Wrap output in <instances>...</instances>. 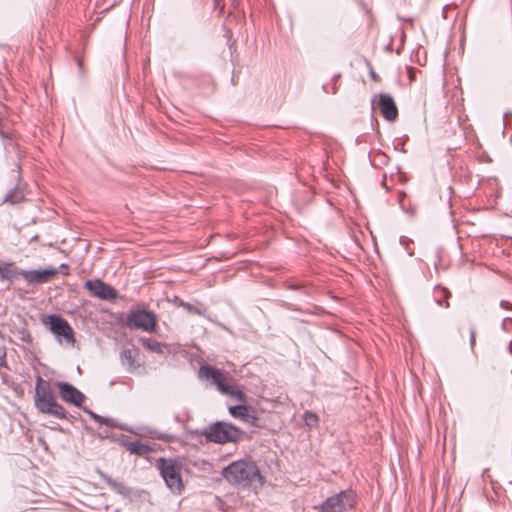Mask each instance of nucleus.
<instances>
[{"label": "nucleus", "mask_w": 512, "mask_h": 512, "mask_svg": "<svg viewBox=\"0 0 512 512\" xmlns=\"http://www.w3.org/2000/svg\"><path fill=\"white\" fill-rule=\"evenodd\" d=\"M221 475L230 484L243 488L251 486L255 480L258 481L260 486L265 482L258 466L254 462L248 460H237L231 462L222 469Z\"/></svg>", "instance_id": "f257e3e1"}, {"label": "nucleus", "mask_w": 512, "mask_h": 512, "mask_svg": "<svg viewBox=\"0 0 512 512\" xmlns=\"http://www.w3.org/2000/svg\"><path fill=\"white\" fill-rule=\"evenodd\" d=\"M192 436H205L207 442L226 444L236 443L244 436V431L230 422L216 421L202 429L190 430Z\"/></svg>", "instance_id": "f03ea898"}, {"label": "nucleus", "mask_w": 512, "mask_h": 512, "mask_svg": "<svg viewBox=\"0 0 512 512\" xmlns=\"http://www.w3.org/2000/svg\"><path fill=\"white\" fill-rule=\"evenodd\" d=\"M156 468L165 482L167 488L173 493L180 495L184 490V483L181 476L182 464L176 458L160 457L157 460Z\"/></svg>", "instance_id": "7ed1b4c3"}, {"label": "nucleus", "mask_w": 512, "mask_h": 512, "mask_svg": "<svg viewBox=\"0 0 512 512\" xmlns=\"http://www.w3.org/2000/svg\"><path fill=\"white\" fill-rule=\"evenodd\" d=\"M41 321L59 343L65 342L74 346L76 342L74 330L64 317L58 314H48L43 316Z\"/></svg>", "instance_id": "20e7f679"}, {"label": "nucleus", "mask_w": 512, "mask_h": 512, "mask_svg": "<svg viewBox=\"0 0 512 512\" xmlns=\"http://www.w3.org/2000/svg\"><path fill=\"white\" fill-rule=\"evenodd\" d=\"M35 406L43 414L53 415L59 419H65L67 412L64 407L59 404L48 387H36Z\"/></svg>", "instance_id": "39448f33"}, {"label": "nucleus", "mask_w": 512, "mask_h": 512, "mask_svg": "<svg viewBox=\"0 0 512 512\" xmlns=\"http://www.w3.org/2000/svg\"><path fill=\"white\" fill-rule=\"evenodd\" d=\"M355 504V492L352 489H346L326 498L315 509L319 510V512H344L352 509Z\"/></svg>", "instance_id": "423d86ee"}, {"label": "nucleus", "mask_w": 512, "mask_h": 512, "mask_svg": "<svg viewBox=\"0 0 512 512\" xmlns=\"http://www.w3.org/2000/svg\"><path fill=\"white\" fill-rule=\"evenodd\" d=\"M157 315L145 308H132L126 316V325L129 328L141 329L145 332H154L157 327Z\"/></svg>", "instance_id": "0eeeda50"}, {"label": "nucleus", "mask_w": 512, "mask_h": 512, "mask_svg": "<svg viewBox=\"0 0 512 512\" xmlns=\"http://www.w3.org/2000/svg\"><path fill=\"white\" fill-rule=\"evenodd\" d=\"M84 288L91 296L100 300L113 301L119 297L118 291L114 287L99 278L86 280Z\"/></svg>", "instance_id": "6e6552de"}, {"label": "nucleus", "mask_w": 512, "mask_h": 512, "mask_svg": "<svg viewBox=\"0 0 512 512\" xmlns=\"http://www.w3.org/2000/svg\"><path fill=\"white\" fill-rule=\"evenodd\" d=\"M372 109L376 105L388 122H393L398 118V108L394 98L388 93H379L372 98Z\"/></svg>", "instance_id": "1a4fd4ad"}, {"label": "nucleus", "mask_w": 512, "mask_h": 512, "mask_svg": "<svg viewBox=\"0 0 512 512\" xmlns=\"http://www.w3.org/2000/svg\"><path fill=\"white\" fill-rule=\"evenodd\" d=\"M199 375L212 382L219 392L226 395L232 384L228 383L226 375L218 368L210 365H202L199 369Z\"/></svg>", "instance_id": "9d476101"}, {"label": "nucleus", "mask_w": 512, "mask_h": 512, "mask_svg": "<svg viewBox=\"0 0 512 512\" xmlns=\"http://www.w3.org/2000/svg\"><path fill=\"white\" fill-rule=\"evenodd\" d=\"M55 385L58 388L59 395L63 401L77 407H80L84 402L85 395L71 383L57 381Z\"/></svg>", "instance_id": "9b49d317"}, {"label": "nucleus", "mask_w": 512, "mask_h": 512, "mask_svg": "<svg viewBox=\"0 0 512 512\" xmlns=\"http://www.w3.org/2000/svg\"><path fill=\"white\" fill-rule=\"evenodd\" d=\"M21 276L29 284H42L47 283L60 273L59 269L54 267H47L44 269L24 270L20 272Z\"/></svg>", "instance_id": "f8f14e48"}, {"label": "nucleus", "mask_w": 512, "mask_h": 512, "mask_svg": "<svg viewBox=\"0 0 512 512\" xmlns=\"http://www.w3.org/2000/svg\"><path fill=\"white\" fill-rule=\"evenodd\" d=\"M118 443L122 447L126 448V450L129 451L131 454H134L139 457L146 456L153 451L152 447L149 444L141 443L138 441H130L123 434L118 439Z\"/></svg>", "instance_id": "ddd939ff"}, {"label": "nucleus", "mask_w": 512, "mask_h": 512, "mask_svg": "<svg viewBox=\"0 0 512 512\" xmlns=\"http://www.w3.org/2000/svg\"><path fill=\"white\" fill-rule=\"evenodd\" d=\"M83 411L85 413H87L90 416L91 419H93L95 422H97V423H99L101 425H105V426L110 427V428H119L121 430L129 431L131 433H135L133 430L129 429L127 427V425L118 423L113 418L101 416V415L95 413L94 411H92L91 409L86 408V407L83 408Z\"/></svg>", "instance_id": "4468645a"}, {"label": "nucleus", "mask_w": 512, "mask_h": 512, "mask_svg": "<svg viewBox=\"0 0 512 512\" xmlns=\"http://www.w3.org/2000/svg\"><path fill=\"white\" fill-rule=\"evenodd\" d=\"M174 302L177 306L184 308L187 312L191 314H197L199 316H204L209 321H212L211 317L206 314L207 309L202 303L192 304L180 299L177 296L175 297Z\"/></svg>", "instance_id": "2eb2a0df"}, {"label": "nucleus", "mask_w": 512, "mask_h": 512, "mask_svg": "<svg viewBox=\"0 0 512 512\" xmlns=\"http://www.w3.org/2000/svg\"><path fill=\"white\" fill-rule=\"evenodd\" d=\"M12 263H7L0 265V278L1 280H5L9 283H13V281L21 276L20 272H24V269H20L18 267L12 268Z\"/></svg>", "instance_id": "dca6fc26"}, {"label": "nucleus", "mask_w": 512, "mask_h": 512, "mask_svg": "<svg viewBox=\"0 0 512 512\" xmlns=\"http://www.w3.org/2000/svg\"><path fill=\"white\" fill-rule=\"evenodd\" d=\"M139 343L150 352L156 354H163L167 349L166 344L149 337H140Z\"/></svg>", "instance_id": "f3484780"}, {"label": "nucleus", "mask_w": 512, "mask_h": 512, "mask_svg": "<svg viewBox=\"0 0 512 512\" xmlns=\"http://www.w3.org/2000/svg\"><path fill=\"white\" fill-rule=\"evenodd\" d=\"M284 287L288 290L299 291L305 297H310L313 294L311 285L303 281H286Z\"/></svg>", "instance_id": "a211bd4d"}, {"label": "nucleus", "mask_w": 512, "mask_h": 512, "mask_svg": "<svg viewBox=\"0 0 512 512\" xmlns=\"http://www.w3.org/2000/svg\"><path fill=\"white\" fill-rule=\"evenodd\" d=\"M450 296H451V293L447 288H445L441 285H436L434 287V300L438 306L448 308L449 307L448 299Z\"/></svg>", "instance_id": "6ab92c4d"}, {"label": "nucleus", "mask_w": 512, "mask_h": 512, "mask_svg": "<svg viewBox=\"0 0 512 512\" xmlns=\"http://www.w3.org/2000/svg\"><path fill=\"white\" fill-rule=\"evenodd\" d=\"M250 410L251 409L247 406V404L232 405L228 408L229 414L233 418L240 419L241 421H244Z\"/></svg>", "instance_id": "aec40b11"}, {"label": "nucleus", "mask_w": 512, "mask_h": 512, "mask_svg": "<svg viewBox=\"0 0 512 512\" xmlns=\"http://www.w3.org/2000/svg\"><path fill=\"white\" fill-rule=\"evenodd\" d=\"M139 430L141 435H150L152 438L157 440L171 441L173 439V436L147 426L140 427Z\"/></svg>", "instance_id": "412c9836"}, {"label": "nucleus", "mask_w": 512, "mask_h": 512, "mask_svg": "<svg viewBox=\"0 0 512 512\" xmlns=\"http://www.w3.org/2000/svg\"><path fill=\"white\" fill-rule=\"evenodd\" d=\"M120 359L123 366L130 370L135 368V360L130 349H123L120 353Z\"/></svg>", "instance_id": "4be33fe9"}, {"label": "nucleus", "mask_w": 512, "mask_h": 512, "mask_svg": "<svg viewBox=\"0 0 512 512\" xmlns=\"http://www.w3.org/2000/svg\"><path fill=\"white\" fill-rule=\"evenodd\" d=\"M303 420L305 422V425L310 429L317 427L319 424L318 415L312 411H305L303 414Z\"/></svg>", "instance_id": "5701e85b"}, {"label": "nucleus", "mask_w": 512, "mask_h": 512, "mask_svg": "<svg viewBox=\"0 0 512 512\" xmlns=\"http://www.w3.org/2000/svg\"><path fill=\"white\" fill-rule=\"evenodd\" d=\"M243 422L256 428H262L264 426L261 419L258 417L254 410L249 411Z\"/></svg>", "instance_id": "b1692460"}, {"label": "nucleus", "mask_w": 512, "mask_h": 512, "mask_svg": "<svg viewBox=\"0 0 512 512\" xmlns=\"http://www.w3.org/2000/svg\"><path fill=\"white\" fill-rule=\"evenodd\" d=\"M226 395H229V396H232V397L236 398L237 401H239V404H246L247 403V396H246V394L242 390H240L239 388H237L234 385L231 386V388L229 389V392H227Z\"/></svg>", "instance_id": "393cba45"}, {"label": "nucleus", "mask_w": 512, "mask_h": 512, "mask_svg": "<svg viewBox=\"0 0 512 512\" xmlns=\"http://www.w3.org/2000/svg\"><path fill=\"white\" fill-rule=\"evenodd\" d=\"M102 479L107 483V485L113 489L114 491H117L119 493H122V490L124 488V486L122 485V483L118 482L117 480L113 479L112 477L106 475V474H102Z\"/></svg>", "instance_id": "a878e982"}, {"label": "nucleus", "mask_w": 512, "mask_h": 512, "mask_svg": "<svg viewBox=\"0 0 512 512\" xmlns=\"http://www.w3.org/2000/svg\"><path fill=\"white\" fill-rule=\"evenodd\" d=\"M469 334H470V339H469L470 348H471V352L474 354L475 353V344H476V331L473 326L470 327Z\"/></svg>", "instance_id": "bb28decb"}, {"label": "nucleus", "mask_w": 512, "mask_h": 512, "mask_svg": "<svg viewBox=\"0 0 512 512\" xmlns=\"http://www.w3.org/2000/svg\"><path fill=\"white\" fill-rule=\"evenodd\" d=\"M405 198H406V194L405 193H401L399 195L400 207L402 208V210L406 211L411 216H413L415 214V208H411V209L407 210L406 207H405Z\"/></svg>", "instance_id": "cd10ccee"}, {"label": "nucleus", "mask_w": 512, "mask_h": 512, "mask_svg": "<svg viewBox=\"0 0 512 512\" xmlns=\"http://www.w3.org/2000/svg\"><path fill=\"white\" fill-rule=\"evenodd\" d=\"M1 367H7L6 348L4 346H0V368Z\"/></svg>", "instance_id": "c85d7f7f"}, {"label": "nucleus", "mask_w": 512, "mask_h": 512, "mask_svg": "<svg viewBox=\"0 0 512 512\" xmlns=\"http://www.w3.org/2000/svg\"><path fill=\"white\" fill-rule=\"evenodd\" d=\"M282 306L291 311H299L300 310L297 305L289 303V302H285V301L282 302Z\"/></svg>", "instance_id": "c756f323"}, {"label": "nucleus", "mask_w": 512, "mask_h": 512, "mask_svg": "<svg viewBox=\"0 0 512 512\" xmlns=\"http://www.w3.org/2000/svg\"><path fill=\"white\" fill-rule=\"evenodd\" d=\"M500 306H501L502 308H504V309H510V308H512V304H511V303H509L508 301H504V300H502V301L500 302Z\"/></svg>", "instance_id": "7c9ffc66"}, {"label": "nucleus", "mask_w": 512, "mask_h": 512, "mask_svg": "<svg viewBox=\"0 0 512 512\" xmlns=\"http://www.w3.org/2000/svg\"><path fill=\"white\" fill-rule=\"evenodd\" d=\"M369 76H370V77L372 78V80H374V81H377V80H378V75L376 74V72L373 70V68H372V67L370 68Z\"/></svg>", "instance_id": "2f4dec72"}, {"label": "nucleus", "mask_w": 512, "mask_h": 512, "mask_svg": "<svg viewBox=\"0 0 512 512\" xmlns=\"http://www.w3.org/2000/svg\"><path fill=\"white\" fill-rule=\"evenodd\" d=\"M21 339H22L23 341H27V342H28V341H30V340H31V336H30V334L26 331V332H24V333H23V335H22Z\"/></svg>", "instance_id": "473e14b6"}, {"label": "nucleus", "mask_w": 512, "mask_h": 512, "mask_svg": "<svg viewBox=\"0 0 512 512\" xmlns=\"http://www.w3.org/2000/svg\"><path fill=\"white\" fill-rule=\"evenodd\" d=\"M510 322L512 323V319L511 318H504L503 321H502V327L503 329H506V326H507V323Z\"/></svg>", "instance_id": "72a5a7b5"}, {"label": "nucleus", "mask_w": 512, "mask_h": 512, "mask_svg": "<svg viewBox=\"0 0 512 512\" xmlns=\"http://www.w3.org/2000/svg\"><path fill=\"white\" fill-rule=\"evenodd\" d=\"M449 7H450V5H445V6L443 7V9H442V16H443V18H444V19H446V18H447V16H446V11H447V9H448Z\"/></svg>", "instance_id": "f704fd0d"}, {"label": "nucleus", "mask_w": 512, "mask_h": 512, "mask_svg": "<svg viewBox=\"0 0 512 512\" xmlns=\"http://www.w3.org/2000/svg\"><path fill=\"white\" fill-rule=\"evenodd\" d=\"M504 120L506 121L508 119V117H512V113L510 111H507L504 113Z\"/></svg>", "instance_id": "c9c22d12"}, {"label": "nucleus", "mask_w": 512, "mask_h": 512, "mask_svg": "<svg viewBox=\"0 0 512 512\" xmlns=\"http://www.w3.org/2000/svg\"><path fill=\"white\" fill-rule=\"evenodd\" d=\"M0 136H1L2 138H4V139H6V138H8V137H9V136H8V134H7L6 132L2 131V130H0Z\"/></svg>", "instance_id": "e433bc0d"}, {"label": "nucleus", "mask_w": 512, "mask_h": 512, "mask_svg": "<svg viewBox=\"0 0 512 512\" xmlns=\"http://www.w3.org/2000/svg\"><path fill=\"white\" fill-rule=\"evenodd\" d=\"M221 1H222V0H214V6H215V8L220 7Z\"/></svg>", "instance_id": "4c0bfd02"}, {"label": "nucleus", "mask_w": 512, "mask_h": 512, "mask_svg": "<svg viewBox=\"0 0 512 512\" xmlns=\"http://www.w3.org/2000/svg\"><path fill=\"white\" fill-rule=\"evenodd\" d=\"M488 472H489L488 468L484 469L482 472V477L485 478L486 476H488Z\"/></svg>", "instance_id": "58836bf2"}, {"label": "nucleus", "mask_w": 512, "mask_h": 512, "mask_svg": "<svg viewBox=\"0 0 512 512\" xmlns=\"http://www.w3.org/2000/svg\"><path fill=\"white\" fill-rule=\"evenodd\" d=\"M11 199H12V193L10 192V193H8V194L6 195L5 201H9V200H11Z\"/></svg>", "instance_id": "ea45409f"}, {"label": "nucleus", "mask_w": 512, "mask_h": 512, "mask_svg": "<svg viewBox=\"0 0 512 512\" xmlns=\"http://www.w3.org/2000/svg\"><path fill=\"white\" fill-rule=\"evenodd\" d=\"M99 437H101V438H107V437H108V433H107V432H105V433L99 434Z\"/></svg>", "instance_id": "a19ab883"}, {"label": "nucleus", "mask_w": 512, "mask_h": 512, "mask_svg": "<svg viewBox=\"0 0 512 512\" xmlns=\"http://www.w3.org/2000/svg\"><path fill=\"white\" fill-rule=\"evenodd\" d=\"M340 77V74H336L333 76L332 80L335 82Z\"/></svg>", "instance_id": "79ce46f5"}, {"label": "nucleus", "mask_w": 512, "mask_h": 512, "mask_svg": "<svg viewBox=\"0 0 512 512\" xmlns=\"http://www.w3.org/2000/svg\"><path fill=\"white\" fill-rule=\"evenodd\" d=\"M60 268H61V269H67V268H68V265H67V264H65V263H62V264L60 265Z\"/></svg>", "instance_id": "37998d69"}, {"label": "nucleus", "mask_w": 512, "mask_h": 512, "mask_svg": "<svg viewBox=\"0 0 512 512\" xmlns=\"http://www.w3.org/2000/svg\"><path fill=\"white\" fill-rule=\"evenodd\" d=\"M336 92H337V87H336V85H334V86L332 87V93H333V94H335Z\"/></svg>", "instance_id": "c03bdc74"}, {"label": "nucleus", "mask_w": 512, "mask_h": 512, "mask_svg": "<svg viewBox=\"0 0 512 512\" xmlns=\"http://www.w3.org/2000/svg\"><path fill=\"white\" fill-rule=\"evenodd\" d=\"M231 81H232L233 84H235V76H234V74L232 75Z\"/></svg>", "instance_id": "a18cd8bd"}, {"label": "nucleus", "mask_w": 512, "mask_h": 512, "mask_svg": "<svg viewBox=\"0 0 512 512\" xmlns=\"http://www.w3.org/2000/svg\"><path fill=\"white\" fill-rule=\"evenodd\" d=\"M404 239H405V237H403V236L400 237V243H403Z\"/></svg>", "instance_id": "49530a36"}, {"label": "nucleus", "mask_w": 512, "mask_h": 512, "mask_svg": "<svg viewBox=\"0 0 512 512\" xmlns=\"http://www.w3.org/2000/svg\"><path fill=\"white\" fill-rule=\"evenodd\" d=\"M509 349L512 351V341L509 343Z\"/></svg>", "instance_id": "de8ad7c7"}, {"label": "nucleus", "mask_w": 512, "mask_h": 512, "mask_svg": "<svg viewBox=\"0 0 512 512\" xmlns=\"http://www.w3.org/2000/svg\"><path fill=\"white\" fill-rule=\"evenodd\" d=\"M175 420H176V421H178V422L180 421V418H179V416H178V415H177V416H175Z\"/></svg>", "instance_id": "09e8293b"}, {"label": "nucleus", "mask_w": 512, "mask_h": 512, "mask_svg": "<svg viewBox=\"0 0 512 512\" xmlns=\"http://www.w3.org/2000/svg\"><path fill=\"white\" fill-rule=\"evenodd\" d=\"M42 381L40 377H38L37 383L39 384Z\"/></svg>", "instance_id": "8fccbe9b"}, {"label": "nucleus", "mask_w": 512, "mask_h": 512, "mask_svg": "<svg viewBox=\"0 0 512 512\" xmlns=\"http://www.w3.org/2000/svg\"><path fill=\"white\" fill-rule=\"evenodd\" d=\"M403 21H411V18L408 19H402Z\"/></svg>", "instance_id": "3c124183"}]
</instances>
